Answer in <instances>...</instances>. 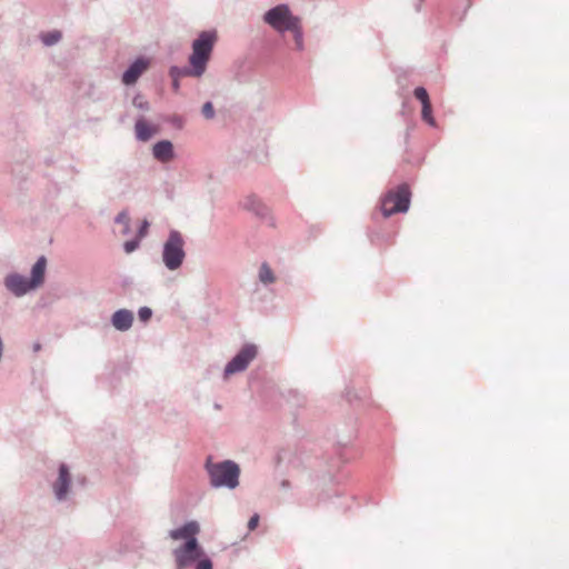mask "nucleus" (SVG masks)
Instances as JSON below:
<instances>
[{
    "label": "nucleus",
    "mask_w": 569,
    "mask_h": 569,
    "mask_svg": "<svg viewBox=\"0 0 569 569\" xmlns=\"http://www.w3.org/2000/svg\"><path fill=\"white\" fill-rule=\"evenodd\" d=\"M204 470L208 475L209 485L214 489L233 490L239 486L240 467L233 460H222L214 462L209 456L204 462Z\"/></svg>",
    "instance_id": "f257e3e1"
},
{
    "label": "nucleus",
    "mask_w": 569,
    "mask_h": 569,
    "mask_svg": "<svg viewBox=\"0 0 569 569\" xmlns=\"http://www.w3.org/2000/svg\"><path fill=\"white\" fill-rule=\"evenodd\" d=\"M216 41L217 32L214 30L202 31L193 40L192 52L189 57V63L193 67V77H201L204 73Z\"/></svg>",
    "instance_id": "f03ea898"
},
{
    "label": "nucleus",
    "mask_w": 569,
    "mask_h": 569,
    "mask_svg": "<svg viewBox=\"0 0 569 569\" xmlns=\"http://www.w3.org/2000/svg\"><path fill=\"white\" fill-rule=\"evenodd\" d=\"M186 259L184 239L180 231L172 229L162 247V262L170 271L178 270Z\"/></svg>",
    "instance_id": "7ed1b4c3"
},
{
    "label": "nucleus",
    "mask_w": 569,
    "mask_h": 569,
    "mask_svg": "<svg viewBox=\"0 0 569 569\" xmlns=\"http://www.w3.org/2000/svg\"><path fill=\"white\" fill-rule=\"evenodd\" d=\"M411 200V191L407 183H401L390 189L381 198V212L385 218H389L395 213H405L409 210Z\"/></svg>",
    "instance_id": "20e7f679"
},
{
    "label": "nucleus",
    "mask_w": 569,
    "mask_h": 569,
    "mask_svg": "<svg viewBox=\"0 0 569 569\" xmlns=\"http://www.w3.org/2000/svg\"><path fill=\"white\" fill-rule=\"evenodd\" d=\"M299 17L292 14L289 6L284 3L269 9L263 14V21L280 33L295 28V23L299 22Z\"/></svg>",
    "instance_id": "39448f33"
},
{
    "label": "nucleus",
    "mask_w": 569,
    "mask_h": 569,
    "mask_svg": "<svg viewBox=\"0 0 569 569\" xmlns=\"http://www.w3.org/2000/svg\"><path fill=\"white\" fill-rule=\"evenodd\" d=\"M257 356L258 347L254 343H244L236 356L226 365L223 371L224 377L244 371Z\"/></svg>",
    "instance_id": "423d86ee"
},
{
    "label": "nucleus",
    "mask_w": 569,
    "mask_h": 569,
    "mask_svg": "<svg viewBox=\"0 0 569 569\" xmlns=\"http://www.w3.org/2000/svg\"><path fill=\"white\" fill-rule=\"evenodd\" d=\"M197 538H190L173 550L177 569H184L203 556Z\"/></svg>",
    "instance_id": "0eeeda50"
},
{
    "label": "nucleus",
    "mask_w": 569,
    "mask_h": 569,
    "mask_svg": "<svg viewBox=\"0 0 569 569\" xmlns=\"http://www.w3.org/2000/svg\"><path fill=\"white\" fill-rule=\"evenodd\" d=\"M3 286L10 293L18 298L34 290L29 279L18 272L8 273L3 279Z\"/></svg>",
    "instance_id": "6e6552de"
},
{
    "label": "nucleus",
    "mask_w": 569,
    "mask_h": 569,
    "mask_svg": "<svg viewBox=\"0 0 569 569\" xmlns=\"http://www.w3.org/2000/svg\"><path fill=\"white\" fill-rule=\"evenodd\" d=\"M150 61L146 57L137 58L129 64L127 70L122 73V83L126 86L134 84L141 74L148 69Z\"/></svg>",
    "instance_id": "1a4fd4ad"
},
{
    "label": "nucleus",
    "mask_w": 569,
    "mask_h": 569,
    "mask_svg": "<svg viewBox=\"0 0 569 569\" xmlns=\"http://www.w3.org/2000/svg\"><path fill=\"white\" fill-rule=\"evenodd\" d=\"M70 485H71V475H70L69 468L66 463H61L59 466L58 478L52 486L54 497L58 501L66 500L67 495L69 492Z\"/></svg>",
    "instance_id": "9d476101"
},
{
    "label": "nucleus",
    "mask_w": 569,
    "mask_h": 569,
    "mask_svg": "<svg viewBox=\"0 0 569 569\" xmlns=\"http://www.w3.org/2000/svg\"><path fill=\"white\" fill-rule=\"evenodd\" d=\"M243 208L252 212L256 217L266 220L273 226L272 218L269 214V208L254 194L248 196L242 203Z\"/></svg>",
    "instance_id": "9b49d317"
},
{
    "label": "nucleus",
    "mask_w": 569,
    "mask_h": 569,
    "mask_svg": "<svg viewBox=\"0 0 569 569\" xmlns=\"http://www.w3.org/2000/svg\"><path fill=\"white\" fill-rule=\"evenodd\" d=\"M133 323V312L129 309H119L111 316V325L118 331H128Z\"/></svg>",
    "instance_id": "f8f14e48"
},
{
    "label": "nucleus",
    "mask_w": 569,
    "mask_h": 569,
    "mask_svg": "<svg viewBox=\"0 0 569 569\" xmlns=\"http://www.w3.org/2000/svg\"><path fill=\"white\" fill-rule=\"evenodd\" d=\"M152 156L159 162L166 163L174 158L173 144L170 140H160L152 147Z\"/></svg>",
    "instance_id": "ddd939ff"
},
{
    "label": "nucleus",
    "mask_w": 569,
    "mask_h": 569,
    "mask_svg": "<svg viewBox=\"0 0 569 569\" xmlns=\"http://www.w3.org/2000/svg\"><path fill=\"white\" fill-rule=\"evenodd\" d=\"M200 528L197 521H188L183 526L169 531V537L173 540L196 538Z\"/></svg>",
    "instance_id": "4468645a"
},
{
    "label": "nucleus",
    "mask_w": 569,
    "mask_h": 569,
    "mask_svg": "<svg viewBox=\"0 0 569 569\" xmlns=\"http://www.w3.org/2000/svg\"><path fill=\"white\" fill-rule=\"evenodd\" d=\"M47 269V258L44 256H40L36 263L31 268V277L29 278L30 284L33 286L34 289L39 288L44 282Z\"/></svg>",
    "instance_id": "2eb2a0df"
},
{
    "label": "nucleus",
    "mask_w": 569,
    "mask_h": 569,
    "mask_svg": "<svg viewBox=\"0 0 569 569\" xmlns=\"http://www.w3.org/2000/svg\"><path fill=\"white\" fill-rule=\"evenodd\" d=\"M136 138L139 141H148L156 132L154 128L151 127L143 118H139L134 124Z\"/></svg>",
    "instance_id": "dca6fc26"
},
{
    "label": "nucleus",
    "mask_w": 569,
    "mask_h": 569,
    "mask_svg": "<svg viewBox=\"0 0 569 569\" xmlns=\"http://www.w3.org/2000/svg\"><path fill=\"white\" fill-rule=\"evenodd\" d=\"M258 278L259 281L264 286L271 284L276 281V276L267 262L261 263L258 272Z\"/></svg>",
    "instance_id": "f3484780"
},
{
    "label": "nucleus",
    "mask_w": 569,
    "mask_h": 569,
    "mask_svg": "<svg viewBox=\"0 0 569 569\" xmlns=\"http://www.w3.org/2000/svg\"><path fill=\"white\" fill-rule=\"evenodd\" d=\"M114 223L122 224V227H123L122 234L123 236H128L131 233V224H130V217H129L128 210L124 209V210L120 211L114 217Z\"/></svg>",
    "instance_id": "a211bd4d"
},
{
    "label": "nucleus",
    "mask_w": 569,
    "mask_h": 569,
    "mask_svg": "<svg viewBox=\"0 0 569 569\" xmlns=\"http://www.w3.org/2000/svg\"><path fill=\"white\" fill-rule=\"evenodd\" d=\"M169 76L171 77V79L173 81H177V80H179V78L186 77V76L193 77V67H191V68H188V67L180 68V67H177V66H172L169 69Z\"/></svg>",
    "instance_id": "6ab92c4d"
},
{
    "label": "nucleus",
    "mask_w": 569,
    "mask_h": 569,
    "mask_svg": "<svg viewBox=\"0 0 569 569\" xmlns=\"http://www.w3.org/2000/svg\"><path fill=\"white\" fill-rule=\"evenodd\" d=\"M289 31H291L293 33L296 49L299 51H302L305 48V43H303V31L300 26V21L295 23V28L289 29Z\"/></svg>",
    "instance_id": "aec40b11"
},
{
    "label": "nucleus",
    "mask_w": 569,
    "mask_h": 569,
    "mask_svg": "<svg viewBox=\"0 0 569 569\" xmlns=\"http://www.w3.org/2000/svg\"><path fill=\"white\" fill-rule=\"evenodd\" d=\"M61 37L62 36H61L60 31L53 30V31L43 33L41 36V41L43 42L44 46L51 47V46L58 43L60 41Z\"/></svg>",
    "instance_id": "412c9836"
},
{
    "label": "nucleus",
    "mask_w": 569,
    "mask_h": 569,
    "mask_svg": "<svg viewBox=\"0 0 569 569\" xmlns=\"http://www.w3.org/2000/svg\"><path fill=\"white\" fill-rule=\"evenodd\" d=\"M421 118L425 122H427L431 127H436V120L432 117V107L430 104L422 106Z\"/></svg>",
    "instance_id": "4be33fe9"
},
{
    "label": "nucleus",
    "mask_w": 569,
    "mask_h": 569,
    "mask_svg": "<svg viewBox=\"0 0 569 569\" xmlns=\"http://www.w3.org/2000/svg\"><path fill=\"white\" fill-rule=\"evenodd\" d=\"M413 96L416 97L417 100H419L421 102V106L431 103L430 99H429V94H428L426 88H423V87H417L413 90Z\"/></svg>",
    "instance_id": "5701e85b"
},
{
    "label": "nucleus",
    "mask_w": 569,
    "mask_h": 569,
    "mask_svg": "<svg viewBox=\"0 0 569 569\" xmlns=\"http://www.w3.org/2000/svg\"><path fill=\"white\" fill-rule=\"evenodd\" d=\"M201 113L208 120H211L214 118L216 111H214V107L211 101H207L203 103Z\"/></svg>",
    "instance_id": "b1692460"
},
{
    "label": "nucleus",
    "mask_w": 569,
    "mask_h": 569,
    "mask_svg": "<svg viewBox=\"0 0 569 569\" xmlns=\"http://www.w3.org/2000/svg\"><path fill=\"white\" fill-rule=\"evenodd\" d=\"M140 241H141V239L139 237H137V236H136V238L126 241L123 243L124 252L131 253V252L136 251L139 248V246H140Z\"/></svg>",
    "instance_id": "393cba45"
},
{
    "label": "nucleus",
    "mask_w": 569,
    "mask_h": 569,
    "mask_svg": "<svg viewBox=\"0 0 569 569\" xmlns=\"http://www.w3.org/2000/svg\"><path fill=\"white\" fill-rule=\"evenodd\" d=\"M196 569H213L211 559L203 555L197 560Z\"/></svg>",
    "instance_id": "a878e982"
},
{
    "label": "nucleus",
    "mask_w": 569,
    "mask_h": 569,
    "mask_svg": "<svg viewBox=\"0 0 569 569\" xmlns=\"http://www.w3.org/2000/svg\"><path fill=\"white\" fill-rule=\"evenodd\" d=\"M140 321L148 322L152 317V310L149 307H141L138 310Z\"/></svg>",
    "instance_id": "bb28decb"
},
{
    "label": "nucleus",
    "mask_w": 569,
    "mask_h": 569,
    "mask_svg": "<svg viewBox=\"0 0 569 569\" xmlns=\"http://www.w3.org/2000/svg\"><path fill=\"white\" fill-rule=\"evenodd\" d=\"M132 103L136 108L138 109H141V110H149L150 109V104L148 101L143 100V98L139 94H137L133 100H132Z\"/></svg>",
    "instance_id": "cd10ccee"
},
{
    "label": "nucleus",
    "mask_w": 569,
    "mask_h": 569,
    "mask_svg": "<svg viewBox=\"0 0 569 569\" xmlns=\"http://www.w3.org/2000/svg\"><path fill=\"white\" fill-rule=\"evenodd\" d=\"M167 122L177 129H181L184 123L183 118L179 114H172V116L168 117Z\"/></svg>",
    "instance_id": "c85d7f7f"
},
{
    "label": "nucleus",
    "mask_w": 569,
    "mask_h": 569,
    "mask_svg": "<svg viewBox=\"0 0 569 569\" xmlns=\"http://www.w3.org/2000/svg\"><path fill=\"white\" fill-rule=\"evenodd\" d=\"M149 226V221L144 219L138 229L137 237H139L140 239L144 238L148 233Z\"/></svg>",
    "instance_id": "c756f323"
},
{
    "label": "nucleus",
    "mask_w": 569,
    "mask_h": 569,
    "mask_svg": "<svg viewBox=\"0 0 569 569\" xmlns=\"http://www.w3.org/2000/svg\"><path fill=\"white\" fill-rule=\"evenodd\" d=\"M259 523V515L254 513L248 521V529L250 531L254 530Z\"/></svg>",
    "instance_id": "7c9ffc66"
},
{
    "label": "nucleus",
    "mask_w": 569,
    "mask_h": 569,
    "mask_svg": "<svg viewBox=\"0 0 569 569\" xmlns=\"http://www.w3.org/2000/svg\"><path fill=\"white\" fill-rule=\"evenodd\" d=\"M119 182L122 183L126 188L130 187L129 176L127 173H121L119 176Z\"/></svg>",
    "instance_id": "2f4dec72"
},
{
    "label": "nucleus",
    "mask_w": 569,
    "mask_h": 569,
    "mask_svg": "<svg viewBox=\"0 0 569 569\" xmlns=\"http://www.w3.org/2000/svg\"><path fill=\"white\" fill-rule=\"evenodd\" d=\"M172 87H173L174 91H178L179 90V80H177V81L172 80Z\"/></svg>",
    "instance_id": "473e14b6"
},
{
    "label": "nucleus",
    "mask_w": 569,
    "mask_h": 569,
    "mask_svg": "<svg viewBox=\"0 0 569 569\" xmlns=\"http://www.w3.org/2000/svg\"><path fill=\"white\" fill-rule=\"evenodd\" d=\"M281 487H282V488H287V487H289V481H288V480H283V481L281 482Z\"/></svg>",
    "instance_id": "72a5a7b5"
},
{
    "label": "nucleus",
    "mask_w": 569,
    "mask_h": 569,
    "mask_svg": "<svg viewBox=\"0 0 569 569\" xmlns=\"http://www.w3.org/2000/svg\"><path fill=\"white\" fill-rule=\"evenodd\" d=\"M39 349H40V345H36L34 350H39Z\"/></svg>",
    "instance_id": "f704fd0d"
},
{
    "label": "nucleus",
    "mask_w": 569,
    "mask_h": 569,
    "mask_svg": "<svg viewBox=\"0 0 569 569\" xmlns=\"http://www.w3.org/2000/svg\"><path fill=\"white\" fill-rule=\"evenodd\" d=\"M216 409H220V406L218 403L214 405Z\"/></svg>",
    "instance_id": "c9c22d12"
}]
</instances>
